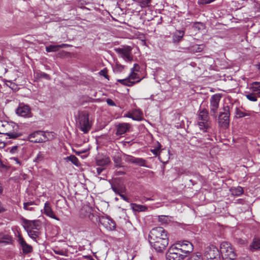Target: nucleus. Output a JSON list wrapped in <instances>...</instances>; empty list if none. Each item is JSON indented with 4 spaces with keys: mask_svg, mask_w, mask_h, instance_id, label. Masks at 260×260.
Returning <instances> with one entry per match:
<instances>
[{
    "mask_svg": "<svg viewBox=\"0 0 260 260\" xmlns=\"http://www.w3.org/2000/svg\"><path fill=\"white\" fill-rule=\"evenodd\" d=\"M21 221L22 222L23 226L26 231L40 229V222L39 220H29L24 218H22Z\"/></svg>",
    "mask_w": 260,
    "mask_h": 260,
    "instance_id": "obj_11",
    "label": "nucleus"
},
{
    "mask_svg": "<svg viewBox=\"0 0 260 260\" xmlns=\"http://www.w3.org/2000/svg\"><path fill=\"white\" fill-rule=\"evenodd\" d=\"M223 258L224 259V260H235V259H231L228 257H223Z\"/></svg>",
    "mask_w": 260,
    "mask_h": 260,
    "instance_id": "obj_54",
    "label": "nucleus"
},
{
    "mask_svg": "<svg viewBox=\"0 0 260 260\" xmlns=\"http://www.w3.org/2000/svg\"><path fill=\"white\" fill-rule=\"evenodd\" d=\"M151 152L155 155H158V157L159 159H161V155L162 153V151L159 152V149H155L153 150H151Z\"/></svg>",
    "mask_w": 260,
    "mask_h": 260,
    "instance_id": "obj_40",
    "label": "nucleus"
},
{
    "mask_svg": "<svg viewBox=\"0 0 260 260\" xmlns=\"http://www.w3.org/2000/svg\"><path fill=\"white\" fill-rule=\"evenodd\" d=\"M249 249L251 251L260 250V237H254L252 242L249 245Z\"/></svg>",
    "mask_w": 260,
    "mask_h": 260,
    "instance_id": "obj_20",
    "label": "nucleus"
},
{
    "mask_svg": "<svg viewBox=\"0 0 260 260\" xmlns=\"http://www.w3.org/2000/svg\"><path fill=\"white\" fill-rule=\"evenodd\" d=\"M252 92L250 91L249 93H247L245 96L247 99L251 102H256L257 100V99L259 98L257 96H256L255 94H253Z\"/></svg>",
    "mask_w": 260,
    "mask_h": 260,
    "instance_id": "obj_30",
    "label": "nucleus"
},
{
    "mask_svg": "<svg viewBox=\"0 0 260 260\" xmlns=\"http://www.w3.org/2000/svg\"><path fill=\"white\" fill-rule=\"evenodd\" d=\"M205 257L209 260H220V252L215 246L211 245L206 247L204 251Z\"/></svg>",
    "mask_w": 260,
    "mask_h": 260,
    "instance_id": "obj_6",
    "label": "nucleus"
},
{
    "mask_svg": "<svg viewBox=\"0 0 260 260\" xmlns=\"http://www.w3.org/2000/svg\"><path fill=\"white\" fill-rule=\"evenodd\" d=\"M55 253L59 254H62V253L61 252L59 251H55Z\"/></svg>",
    "mask_w": 260,
    "mask_h": 260,
    "instance_id": "obj_55",
    "label": "nucleus"
},
{
    "mask_svg": "<svg viewBox=\"0 0 260 260\" xmlns=\"http://www.w3.org/2000/svg\"><path fill=\"white\" fill-rule=\"evenodd\" d=\"M133 208L137 211H145L147 210V207L144 205H138L136 204H133Z\"/></svg>",
    "mask_w": 260,
    "mask_h": 260,
    "instance_id": "obj_29",
    "label": "nucleus"
},
{
    "mask_svg": "<svg viewBox=\"0 0 260 260\" xmlns=\"http://www.w3.org/2000/svg\"><path fill=\"white\" fill-rule=\"evenodd\" d=\"M39 230H29L28 231H26L28 236L29 237H30L31 239L34 240H36L37 238L39 235Z\"/></svg>",
    "mask_w": 260,
    "mask_h": 260,
    "instance_id": "obj_28",
    "label": "nucleus"
},
{
    "mask_svg": "<svg viewBox=\"0 0 260 260\" xmlns=\"http://www.w3.org/2000/svg\"><path fill=\"white\" fill-rule=\"evenodd\" d=\"M186 255L176 251L175 248L170 249L166 255L167 260H183Z\"/></svg>",
    "mask_w": 260,
    "mask_h": 260,
    "instance_id": "obj_12",
    "label": "nucleus"
},
{
    "mask_svg": "<svg viewBox=\"0 0 260 260\" xmlns=\"http://www.w3.org/2000/svg\"><path fill=\"white\" fill-rule=\"evenodd\" d=\"M197 124L203 132H207L210 127V122L208 115H198Z\"/></svg>",
    "mask_w": 260,
    "mask_h": 260,
    "instance_id": "obj_8",
    "label": "nucleus"
},
{
    "mask_svg": "<svg viewBox=\"0 0 260 260\" xmlns=\"http://www.w3.org/2000/svg\"><path fill=\"white\" fill-rule=\"evenodd\" d=\"M221 253L223 254V257H228L231 259H236V254L234 251L233 248L230 243L227 242H223L220 244Z\"/></svg>",
    "mask_w": 260,
    "mask_h": 260,
    "instance_id": "obj_5",
    "label": "nucleus"
},
{
    "mask_svg": "<svg viewBox=\"0 0 260 260\" xmlns=\"http://www.w3.org/2000/svg\"><path fill=\"white\" fill-rule=\"evenodd\" d=\"M221 96L219 94L213 95L210 99L211 111L215 113L217 110L219 106V102L220 100Z\"/></svg>",
    "mask_w": 260,
    "mask_h": 260,
    "instance_id": "obj_14",
    "label": "nucleus"
},
{
    "mask_svg": "<svg viewBox=\"0 0 260 260\" xmlns=\"http://www.w3.org/2000/svg\"><path fill=\"white\" fill-rule=\"evenodd\" d=\"M104 168L100 167L95 168V170H93V172L94 174H96L97 175H99L101 174L103 171L104 170Z\"/></svg>",
    "mask_w": 260,
    "mask_h": 260,
    "instance_id": "obj_37",
    "label": "nucleus"
},
{
    "mask_svg": "<svg viewBox=\"0 0 260 260\" xmlns=\"http://www.w3.org/2000/svg\"><path fill=\"white\" fill-rule=\"evenodd\" d=\"M250 91L254 93L256 96L260 98V82H254L250 85Z\"/></svg>",
    "mask_w": 260,
    "mask_h": 260,
    "instance_id": "obj_22",
    "label": "nucleus"
},
{
    "mask_svg": "<svg viewBox=\"0 0 260 260\" xmlns=\"http://www.w3.org/2000/svg\"><path fill=\"white\" fill-rule=\"evenodd\" d=\"M151 246L157 252H162L169 243L168 232L162 227L152 229L149 234Z\"/></svg>",
    "mask_w": 260,
    "mask_h": 260,
    "instance_id": "obj_1",
    "label": "nucleus"
},
{
    "mask_svg": "<svg viewBox=\"0 0 260 260\" xmlns=\"http://www.w3.org/2000/svg\"><path fill=\"white\" fill-rule=\"evenodd\" d=\"M43 158H44L43 154L41 152H40L37 154L36 159L37 161H39L42 160L43 159Z\"/></svg>",
    "mask_w": 260,
    "mask_h": 260,
    "instance_id": "obj_44",
    "label": "nucleus"
},
{
    "mask_svg": "<svg viewBox=\"0 0 260 260\" xmlns=\"http://www.w3.org/2000/svg\"><path fill=\"white\" fill-rule=\"evenodd\" d=\"M18 148V146H13L10 150V152L11 154H15L17 152Z\"/></svg>",
    "mask_w": 260,
    "mask_h": 260,
    "instance_id": "obj_45",
    "label": "nucleus"
},
{
    "mask_svg": "<svg viewBox=\"0 0 260 260\" xmlns=\"http://www.w3.org/2000/svg\"><path fill=\"white\" fill-rule=\"evenodd\" d=\"M126 117L132 118L134 120L142 121L144 119L143 115H126Z\"/></svg>",
    "mask_w": 260,
    "mask_h": 260,
    "instance_id": "obj_32",
    "label": "nucleus"
},
{
    "mask_svg": "<svg viewBox=\"0 0 260 260\" xmlns=\"http://www.w3.org/2000/svg\"><path fill=\"white\" fill-rule=\"evenodd\" d=\"M230 122L229 115H219L218 122L220 126L226 128L229 126Z\"/></svg>",
    "mask_w": 260,
    "mask_h": 260,
    "instance_id": "obj_19",
    "label": "nucleus"
},
{
    "mask_svg": "<svg viewBox=\"0 0 260 260\" xmlns=\"http://www.w3.org/2000/svg\"><path fill=\"white\" fill-rule=\"evenodd\" d=\"M116 52L125 61H131L133 59L132 55V48L129 46L117 48L116 49Z\"/></svg>",
    "mask_w": 260,
    "mask_h": 260,
    "instance_id": "obj_9",
    "label": "nucleus"
},
{
    "mask_svg": "<svg viewBox=\"0 0 260 260\" xmlns=\"http://www.w3.org/2000/svg\"><path fill=\"white\" fill-rule=\"evenodd\" d=\"M28 206H29L28 205H26V208H24V209L25 210H29V211H32L34 210V208L29 207Z\"/></svg>",
    "mask_w": 260,
    "mask_h": 260,
    "instance_id": "obj_52",
    "label": "nucleus"
},
{
    "mask_svg": "<svg viewBox=\"0 0 260 260\" xmlns=\"http://www.w3.org/2000/svg\"><path fill=\"white\" fill-rule=\"evenodd\" d=\"M245 115L243 114V115H242V116H239V117H243V116H245Z\"/></svg>",
    "mask_w": 260,
    "mask_h": 260,
    "instance_id": "obj_59",
    "label": "nucleus"
},
{
    "mask_svg": "<svg viewBox=\"0 0 260 260\" xmlns=\"http://www.w3.org/2000/svg\"><path fill=\"white\" fill-rule=\"evenodd\" d=\"M64 159L67 161H71L76 166H78L79 165L78 159L75 155H72L69 156H67Z\"/></svg>",
    "mask_w": 260,
    "mask_h": 260,
    "instance_id": "obj_27",
    "label": "nucleus"
},
{
    "mask_svg": "<svg viewBox=\"0 0 260 260\" xmlns=\"http://www.w3.org/2000/svg\"><path fill=\"white\" fill-rule=\"evenodd\" d=\"M186 260H202L200 255L197 254H193L190 257L188 258Z\"/></svg>",
    "mask_w": 260,
    "mask_h": 260,
    "instance_id": "obj_38",
    "label": "nucleus"
},
{
    "mask_svg": "<svg viewBox=\"0 0 260 260\" xmlns=\"http://www.w3.org/2000/svg\"><path fill=\"white\" fill-rule=\"evenodd\" d=\"M99 74L101 76H104L106 79L109 80L108 75L107 74V70L106 69H104L99 72Z\"/></svg>",
    "mask_w": 260,
    "mask_h": 260,
    "instance_id": "obj_36",
    "label": "nucleus"
},
{
    "mask_svg": "<svg viewBox=\"0 0 260 260\" xmlns=\"http://www.w3.org/2000/svg\"><path fill=\"white\" fill-rule=\"evenodd\" d=\"M18 242L20 245L24 254H26L32 252V246L26 243L20 234H18Z\"/></svg>",
    "mask_w": 260,
    "mask_h": 260,
    "instance_id": "obj_13",
    "label": "nucleus"
},
{
    "mask_svg": "<svg viewBox=\"0 0 260 260\" xmlns=\"http://www.w3.org/2000/svg\"><path fill=\"white\" fill-rule=\"evenodd\" d=\"M0 167L2 168H6V166L2 163L1 160H0Z\"/></svg>",
    "mask_w": 260,
    "mask_h": 260,
    "instance_id": "obj_53",
    "label": "nucleus"
},
{
    "mask_svg": "<svg viewBox=\"0 0 260 260\" xmlns=\"http://www.w3.org/2000/svg\"><path fill=\"white\" fill-rule=\"evenodd\" d=\"M2 125L6 127L7 130L10 129L11 127L13 128V132H9L6 133L7 136H8L9 138L15 139L20 136V135L19 134L15 132L18 129V126L16 123L13 122H5Z\"/></svg>",
    "mask_w": 260,
    "mask_h": 260,
    "instance_id": "obj_10",
    "label": "nucleus"
},
{
    "mask_svg": "<svg viewBox=\"0 0 260 260\" xmlns=\"http://www.w3.org/2000/svg\"><path fill=\"white\" fill-rule=\"evenodd\" d=\"M101 222L109 230H114L116 228L115 222L109 217H106L101 218Z\"/></svg>",
    "mask_w": 260,
    "mask_h": 260,
    "instance_id": "obj_15",
    "label": "nucleus"
},
{
    "mask_svg": "<svg viewBox=\"0 0 260 260\" xmlns=\"http://www.w3.org/2000/svg\"><path fill=\"white\" fill-rule=\"evenodd\" d=\"M134 164L139 166L146 167V160L142 158L136 157L135 160L134 161Z\"/></svg>",
    "mask_w": 260,
    "mask_h": 260,
    "instance_id": "obj_31",
    "label": "nucleus"
},
{
    "mask_svg": "<svg viewBox=\"0 0 260 260\" xmlns=\"http://www.w3.org/2000/svg\"><path fill=\"white\" fill-rule=\"evenodd\" d=\"M212 3V0H198V4L199 5H206Z\"/></svg>",
    "mask_w": 260,
    "mask_h": 260,
    "instance_id": "obj_39",
    "label": "nucleus"
},
{
    "mask_svg": "<svg viewBox=\"0 0 260 260\" xmlns=\"http://www.w3.org/2000/svg\"><path fill=\"white\" fill-rule=\"evenodd\" d=\"M193 51L196 52H201L203 49H204V45H196L193 46L192 47Z\"/></svg>",
    "mask_w": 260,
    "mask_h": 260,
    "instance_id": "obj_34",
    "label": "nucleus"
},
{
    "mask_svg": "<svg viewBox=\"0 0 260 260\" xmlns=\"http://www.w3.org/2000/svg\"><path fill=\"white\" fill-rule=\"evenodd\" d=\"M11 159L14 160L15 161L16 164L19 166H21L22 165L21 162L19 161V160L17 157H12V158H11Z\"/></svg>",
    "mask_w": 260,
    "mask_h": 260,
    "instance_id": "obj_48",
    "label": "nucleus"
},
{
    "mask_svg": "<svg viewBox=\"0 0 260 260\" xmlns=\"http://www.w3.org/2000/svg\"><path fill=\"white\" fill-rule=\"evenodd\" d=\"M158 219L160 222H161L162 223H167L168 222V217L166 216H159L158 217Z\"/></svg>",
    "mask_w": 260,
    "mask_h": 260,
    "instance_id": "obj_41",
    "label": "nucleus"
},
{
    "mask_svg": "<svg viewBox=\"0 0 260 260\" xmlns=\"http://www.w3.org/2000/svg\"><path fill=\"white\" fill-rule=\"evenodd\" d=\"M142 8H145L149 6L151 0H137Z\"/></svg>",
    "mask_w": 260,
    "mask_h": 260,
    "instance_id": "obj_33",
    "label": "nucleus"
},
{
    "mask_svg": "<svg viewBox=\"0 0 260 260\" xmlns=\"http://www.w3.org/2000/svg\"><path fill=\"white\" fill-rule=\"evenodd\" d=\"M76 123L84 133H87L90 129L92 125L91 121H90L88 115H77L76 116Z\"/></svg>",
    "mask_w": 260,
    "mask_h": 260,
    "instance_id": "obj_3",
    "label": "nucleus"
},
{
    "mask_svg": "<svg viewBox=\"0 0 260 260\" xmlns=\"http://www.w3.org/2000/svg\"><path fill=\"white\" fill-rule=\"evenodd\" d=\"M106 102H107V104L109 106H116V104H115V102L112 100H111L110 99H107L106 100Z\"/></svg>",
    "mask_w": 260,
    "mask_h": 260,
    "instance_id": "obj_46",
    "label": "nucleus"
},
{
    "mask_svg": "<svg viewBox=\"0 0 260 260\" xmlns=\"http://www.w3.org/2000/svg\"><path fill=\"white\" fill-rule=\"evenodd\" d=\"M150 199H147L146 200H150Z\"/></svg>",
    "mask_w": 260,
    "mask_h": 260,
    "instance_id": "obj_60",
    "label": "nucleus"
},
{
    "mask_svg": "<svg viewBox=\"0 0 260 260\" xmlns=\"http://www.w3.org/2000/svg\"><path fill=\"white\" fill-rule=\"evenodd\" d=\"M212 2H213L214 1H215V0H212Z\"/></svg>",
    "mask_w": 260,
    "mask_h": 260,
    "instance_id": "obj_61",
    "label": "nucleus"
},
{
    "mask_svg": "<svg viewBox=\"0 0 260 260\" xmlns=\"http://www.w3.org/2000/svg\"><path fill=\"white\" fill-rule=\"evenodd\" d=\"M123 69H124V66H123L121 64H116L115 68V70L116 71L120 72L122 71Z\"/></svg>",
    "mask_w": 260,
    "mask_h": 260,
    "instance_id": "obj_43",
    "label": "nucleus"
},
{
    "mask_svg": "<svg viewBox=\"0 0 260 260\" xmlns=\"http://www.w3.org/2000/svg\"><path fill=\"white\" fill-rule=\"evenodd\" d=\"M184 31L182 30H178L173 36V40L174 42H179L184 36Z\"/></svg>",
    "mask_w": 260,
    "mask_h": 260,
    "instance_id": "obj_26",
    "label": "nucleus"
},
{
    "mask_svg": "<svg viewBox=\"0 0 260 260\" xmlns=\"http://www.w3.org/2000/svg\"><path fill=\"white\" fill-rule=\"evenodd\" d=\"M35 204L34 202H29L24 203H23V208H26V205L30 206V205H35Z\"/></svg>",
    "mask_w": 260,
    "mask_h": 260,
    "instance_id": "obj_47",
    "label": "nucleus"
},
{
    "mask_svg": "<svg viewBox=\"0 0 260 260\" xmlns=\"http://www.w3.org/2000/svg\"><path fill=\"white\" fill-rule=\"evenodd\" d=\"M176 251L182 252L186 255L188 253L191 252L193 249V245L188 241L179 242L175 247Z\"/></svg>",
    "mask_w": 260,
    "mask_h": 260,
    "instance_id": "obj_7",
    "label": "nucleus"
},
{
    "mask_svg": "<svg viewBox=\"0 0 260 260\" xmlns=\"http://www.w3.org/2000/svg\"><path fill=\"white\" fill-rule=\"evenodd\" d=\"M136 157L131 155H127L125 157V160L128 163H131L134 164Z\"/></svg>",
    "mask_w": 260,
    "mask_h": 260,
    "instance_id": "obj_35",
    "label": "nucleus"
},
{
    "mask_svg": "<svg viewBox=\"0 0 260 260\" xmlns=\"http://www.w3.org/2000/svg\"><path fill=\"white\" fill-rule=\"evenodd\" d=\"M50 134L49 132L37 131L28 135V140L33 143H42L49 140Z\"/></svg>",
    "mask_w": 260,
    "mask_h": 260,
    "instance_id": "obj_4",
    "label": "nucleus"
},
{
    "mask_svg": "<svg viewBox=\"0 0 260 260\" xmlns=\"http://www.w3.org/2000/svg\"><path fill=\"white\" fill-rule=\"evenodd\" d=\"M30 109L28 105L20 103L16 110V114H29Z\"/></svg>",
    "mask_w": 260,
    "mask_h": 260,
    "instance_id": "obj_21",
    "label": "nucleus"
},
{
    "mask_svg": "<svg viewBox=\"0 0 260 260\" xmlns=\"http://www.w3.org/2000/svg\"><path fill=\"white\" fill-rule=\"evenodd\" d=\"M258 70H259V73H260V63H259V64L258 65Z\"/></svg>",
    "mask_w": 260,
    "mask_h": 260,
    "instance_id": "obj_57",
    "label": "nucleus"
},
{
    "mask_svg": "<svg viewBox=\"0 0 260 260\" xmlns=\"http://www.w3.org/2000/svg\"><path fill=\"white\" fill-rule=\"evenodd\" d=\"M140 67L138 64H134L133 68L131 69V74L128 77L123 79H118L117 82L121 84L131 86L135 83L140 82L141 78L139 76Z\"/></svg>",
    "mask_w": 260,
    "mask_h": 260,
    "instance_id": "obj_2",
    "label": "nucleus"
},
{
    "mask_svg": "<svg viewBox=\"0 0 260 260\" xmlns=\"http://www.w3.org/2000/svg\"><path fill=\"white\" fill-rule=\"evenodd\" d=\"M2 191V186L0 185V192Z\"/></svg>",
    "mask_w": 260,
    "mask_h": 260,
    "instance_id": "obj_56",
    "label": "nucleus"
},
{
    "mask_svg": "<svg viewBox=\"0 0 260 260\" xmlns=\"http://www.w3.org/2000/svg\"><path fill=\"white\" fill-rule=\"evenodd\" d=\"M44 211V213L46 215L57 220H59V219L55 215L48 202H46L45 203Z\"/></svg>",
    "mask_w": 260,
    "mask_h": 260,
    "instance_id": "obj_17",
    "label": "nucleus"
},
{
    "mask_svg": "<svg viewBox=\"0 0 260 260\" xmlns=\"http://www.w3.org/2000/svg\"><path fill=\"white\" fill-rule=\"evenodd\" d=\"M110 159L108 157H105L102 158H98L96 160V164L97 166L104 167L110 163Z\"/></svg>",
    "mask_w": 260,
    "mask_h": 260,
    "instance_id": "obj_25",
    "label": "nucleus"
},
{
    "mask_svg": "<svg viewBox=\"0 0 260 260\" xmlns=\"http://www.w3.org/2000/svg\"><path fill=\"white\" fill-rule=\"evenodd\" d=\"M130 126V125L127 123H121L117 124L116 125V135L121 136L123 134H125L127 132L129 131Z\"/></svg>",
    "mask_w": 260,
    "mask_h": 260,
    "instance_id": "obj_16",
    "label": "nucleus"
},
{
    "mask_svg": "<svg viewBox=\"0 0 260 260\" xmlns=\"http://www.w3.org/2000/svg\"><path fill=\"white\" fill-rule=\"evenodd\" d=\"M59 260H66V259L64 258H60Z\"/></svg>",
    "mask_w": 260,
    "mask_h": 260,
    "instance_id": "obj_58",
    "label": "nucleus"
},
{
    "mask_svg": "<svg viewBox=\"0 0 260 260\" xmlns=\"http://www.w3.org/2000/svg\"><path fill=\"white\" fill-rule=\"evenodd\" d=\"M118 194L120 196V197L124 201L126 202H128V199L125 197L124 194H122V193H118Z\"/></svg>",
    "mask_w": 260,
    "mask_h": 260,
    "instance_id": "obj_49",
    "label": "nucleus"
},
{
    "mask_svg": "<svg viewBox=\"0 0 260 260\" xmlns=\"http://www.w3.org/2000/svg\"><path fill=\"white\" fill-rule=\"evenodd\" d=\"M13 242V238L9 234L0 232V244L4 245L11 244Z\"/></svg>",
    "mask_w": 260,
    "mask_h": 260,
    "instance_id": "obj_18",
    "label": "nucleus"
},
{
    "mask_svg": "<svg viewBox=\"0 0 260 260\" xmlns=\"http://www.w3.org/2000/svg\"><path fill=\"white\" fill-rule=\"evenodd\" d=\"M230 191L233 196H240L244 192L243 189L241 186L231 187Z\"/></svg>",
    "mask_w": 260,
    "mask_h": 260,
    "instance_id": "obj_23",
    "label": "nucleus"
},
{
    "mask_svg": "<svg viewBox=\"0 0 260 260\" xmlns=\"http://www.w3.org/2000/svg\"><path fill=\"white\" fill-rule=\"evenodd\" d=\"M113 190L114 191V192L116 194H118V193L122 192L121 191H119V189H118L116 187L112 186V187Z\"/></svg>",
    "mask_w": 260,
    "mask_h": 260,
    "instance_id": "obj_51",
    "label": "nucleus"
},
{
    "mask_svg": "<svg viewBox=\"0 0 260 260\" xmlns=\"http://www.w3.org/2000/svg\"><path fill=\"white\" fill-rule=\"evenodd\" d=\"M114 161L115 163V166L116 167H121V159L119 157L114 158Z\"/></svg>",
    "mask_w": 260,
    "mask_h": 260,
    "instance_id": "obj_42",
    "label": "nucleus"
},
{
    "mask_svg": "<svg viewBox=\"0 0 260 260\" xmlns=\"http://www.w3.org/2000/svg\"><path fill=\"white\" fill-rule=\"evenodd\" d=\"M66 46L64 44L60 45H50L46 47V50L48 52H55L58 50L60 48L64 47Z\"/></svg>",
    "mask_w": 260,
    "mask_h": 260,
    "instance_id": "obj_24",
    "label": "nucleus"
},
{
    "mask_svg": "<svg viewBox=\"0 0 260 260\" xmlns=\"http://www.w3.org/2000/svg\"><path fill=\"white\" fill-rule=\"evenodd\" d=\"M41 77L42 78H44L46 79H49L50 78L48 74L44 73H41Z\"/></svg>",
    "mask_w": 260,
    "mask_h": 260,
    "instance_id": "obj_50",
    "label": "nucleus"
}]
</instances>
